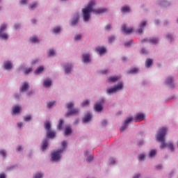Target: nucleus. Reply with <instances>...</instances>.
Masks as SVG:
<instances>
[{
  "label": "nucleus",
  "instance_id": "1",
  "mask_svg": "<svg viewBox=\"0 0 178 178\" xmlns=\"http://www.w3.org/2000/svg\"><path fill=\"white\" fill-rule=\"evenodd\" d=\"M94 6H95V2L92 1L88 3L87 8L82 10L84 22H88V20H90V13H91V12H93L95 15H101V13L108 12L106 8L93 9L92 8H94Z\"/></svg>",
  "mask_w": 178,
  "mask_h": 178
},
{
  "label": "nucleus",
  "instance_id": "2",
  "mask_svg": "<svg viewBox=\"0 0 178 178\" xmlns=\"http://www.w3.org/2000/svg\"><path fill=\"white\" fill-rule=\"evenodd\" d=\"M166 133H168V128L163 127L159 129L157 134L156 135V140L159 141V143H161V149H163V148L167 147L166 143L165 142V136H166Z\"/></svg>",
  "mask_w": 178,
  "mask_h": 178
},
{
  "label": "nucleus",
  "instance_id": "3",
  "mask_svg": "<svg viewBox=\"0 0 178 178\" xmlns=\"http://www.w3.org/2000/svg\"><path fill=\"white\" fill-rule=\"evenodd\" d=\"M74 106V103L69 102L66 104V108L68 109V112L66 113V118H69V116H72V115H79V111L78 108H73Z\"/></svg>",
  "mask_w": 178,
  "mask_h": 178
},
{
  "label": "nucleus",
  "instance_id": "4",
  "mask_svg": "<svg viewBox=\"0 0 178 178\" xmlns=\"http://www.w3.org/2000/svg\"><path fill=\"white\" fill-rule=\"evenodd\" d=\"M63 152V149H58L57 151L54 152L51 154V161L54 162H58L62 158V153Z\"/></svg>",
  "mask_w": 178,
  "mask_h": 178
},
{
  "label": "nucleus",
  "instance_id": "5",
  "mask_svg": "<svg viewBox=\"0 0 178 178\" xmlns=\"http://www.w3.org/2000/svg\"><path fill=\"white\" fill-rule=\"evenodd\" d=\"M123 88V83H119L117 86L114 87L110 88L107 89V94H113V92H116L117 91H120Z\"/></svg>",
  "mask_w": 178,
  "mask_h": 178
},
{
  "label": "nucleus",
  "instance_id": "6",
  "mask_svg": "<svg viewBox=\"0 0 178 178\" xmlns=\"http://www.w3.org/2000/svg\"><path fill=\"white\" fill-rule=\"evenodd\" d=\"M122 31L125 33V34H131L134 29L133 28H129L126 24H123L122 26Z\"/></svg>",
  "mask_w": 178,
  "mask_h": 178
},
{
  "label": "nucleus",
  "instance_id": "7",
  "mask_svg": "<svg viewBox=\"0 0 178 178\" xmlns=\"http://www.w3.org/2000/svg\"><path fill=\"white\" fill-rule=\"evenodd\" d=\"M96 52H98L99 55H104L106 53V49L104 47H97L95 48Z\"/></svg>",
  "mask_w": 178,
  "mask_h": 178
},
{
  "label": "nucleus",
  "instance_id": "8",
  "mask_svg": "<svg viewBox=\"0 0 178 178\" xmlns=\"http://www.w3.org/2000/svg\"><path fill=\"white\" fill-rule=\"evenodd\" d=\"M134 122H143L144 120V114L139 113L136 114V117L134 119Z\"/></svg>",
  "mask_w": 178,
  "mask_h": 178
},
{
  "label": "nucleus",
  "instance_id": "9",
  "mask_svg": "<svg viewBox=\"0 0 178 178\" xmlns=\"http://www.w3.org/2000/svg\"><path fill=\"white\" fill-rule=\"evenodd\" d=\"M132 120H133V118H129L127 119L126 121H125V124L120 128V131H122V132L124 131V130H126V129H127L128 124Z\"/></svg>",
  "mask_w": 178,
  "mask_h": 178
},
{
  "label": "nucleus",
  "instance_id": "10",
  "mask_svg": "<svg viewBox=\"0 0 178 178\" xmlns=\"http://www.w3.org/2000/svg\"><path fill=\"white\" fill-rule=\"evenodd\" d=\"M79 17H80V15H79V14H76V16L73 18V19L71 22V26H76V24L79 23Z\"/></svg>",
  "mask_w": 178,
  "mask_h": 178
},
{
  "label": "nucleus",
  "instance_id": "11",
  "mask_svg": "<svg viewBox=\"0 0 178 178\" xmlns=\"http://www.w3.org/2000/svg\"><path fill=\"white\" fill-rule=\"evenodd\" d=\"M13 65H12V63L10 61H6L4 62V68L6 70H10Z\"/></svg>",
  "mask_w": 178,
  "mask_h": 178
},
{
  "label": "nucleus",
  "instance_id": "12",
  "mask_svg": "<svg viewBox=\"0 0 178 178\" xmlns=\"http://www.w3.org/2000/svg\"><path fill=\"white\" fill-rule=\"evenodd\" d=\"M65 67V72L67 74H69V73H70V71L72 70V67H73V66L72 65V64H67L64 66Z\"/></svg>",
  "mask_w": 178,
  "mask_h": 178
},
{
  "label": "nucleus",
  "instance_id": "13",
  "mask_svg": "<svg viewBox=\"0 0 178 178\" xmlns=\"http://www.w3.org/2000/svg\"><path fill=\"white\" fill-rule=\"evenodd\" d=\"M147 24L146 22H142L140 24V29H138L136 31L137 34H142L143 33V29H144V27H145V25Z\"/></svg>",
  "mask_w": 178,
  "mask_h": 178
},
{
  "label": "nucleus",
  "instance_id": "14",
  "mask_svg": "<svg viewBox=\"0 0 178 178\" xmlns=\"http://www.w3.org/2000/svg\"><path fill=\"white\" fill-rule=\"evenodd\" d=\"M13 115H19L20 113V107L19 106H15L13 107Z\"/></svg>",
  "mask_w": 178,
  "mask_h": 178
},
{
  "label": "nucleus",
  "instance_id": "15",
  "mask_svg": "<svg viewBox=\"0 0 178 178\" xmlns=\"http://www.w3.org/2000/svg\"><path fill=\"white\" fill-rule=\"evenodd\" d=\"M120 79L119 76H110L108 79L107 81L108 83H115V81H118V80Z\"/></svg>",
  "mask_w": 178,
  "mask_h": 178
},
{
  "label": "nucleus",
  "instance_id": "16",
  "mask_svg": "<svg viewBox=\"0 0 178 178\" xmlns=\"http://www.w3.org/2000/svg\"><path fill=\"white\" fill-rule=\"evenodd\" d=\"M47 136L49 138H54V137L56 136L55 131H51V129L47 131Z\"/></svg>",
  "mask_w": 178,
  "mask_h": 178
},
{
  "label": "nucleus",
  "instance_id": "17",
  "mask_svg": "<svg viewBox=\"0 0 178 178\" xmlns=\"http://www.w3.org/2000/svg\"><path fill=\"white\" fill-rule=\"evenodd\" d=\"M91 114L88 113L83 119V123H87V122H90L91 120Z\"/></svg>",
  "mask_w": 178,
  "mask_h": 178
},
{
  "label": "nucleus",
  "instance_id": "18",
  "mask_svg": "<svg viewBox=\"0 0 178 178\" xmlns=\"http://www.w3.org/2000/svg\"><path fill=\"white\" fill-rule=\"evenodd\" d=\"M51 84H52V81H51L50 79H46L43 83L44 87H51Z\"/></svg>",
  "mask_w": 178,
  "mask_h": 178
},
{
  "label": "nucleus",
  "instance_id": "19",
  "mask_svg": "<svg viewBox=\"0 0 178 178\" xmlns=\"http://www.w3.org/2000/svg\"><path fill=\"white\" fill-rule=\"evenodd\" d=\"M95 108V111H96V112H101L102 111V105L99 104H96L94 106Z\"/></svg>",
  "mask_w": 178,
  "mask_h": 178
},
{
  "label": "nucleus",
  "instance_id": "20",
  "mask_svg": "<svg viewBox=\"0 0 178 178\" xmlns=\"http://www.w3.org/2000/svg\"><path fill=\"white\" fill-rule=\"evenodd\" d=\"M72 134V128L69 126L65 127V136H70Z\"/></svg>",
  "mask_w": 178,
  "mask_h": 178
},
{
  "label": "nucleus",
  "instance_id": "21",
  "mask_svg": "<svg viewBox=\"0 0 178 178\" xmlns=\"http://www.w3.org/2000/svg\"><path fill=\"white\" fill-rule=\"evenodd\" d=\"M27 90H29V83L25 82L22 87L20 88V90L22 92H24V91H27Z\"/></svg>",
  "mask_w": 178,
  "mask_h": 178
},
{
  "label": "nucleus",
  "instance_id": "22",
  "mask_svg": "<svg viewBox=\"0 0 178 178\" xmlns=\"http://www.w3.org/2000/svg\"><path fill=\"white\" fill-rule=\"evenodd\" d=\"M83 62L85 63H88V62H90V54H83Z\"/></svg>",
  "mask_w": 178,
  "mask_h": 178
},
{
  "label": "nucleus",
  "instance_id": "23",
  "mask_svg": "<svg viewBox=\"0 0 178 178\" xmlns=\"http://www.w3.org/2000/svg\"><path fill=\"white\" fill-rule=\"evenodd\" d=\"M152 59L151 58H147L145 61V66L146 67H151L152 65Z\"/></svg>",
  "mask_w": 178,
  "mask_h": 178
},
{
  "label": "nucleus",
  "instance_id": "24",
  "mask_svg": "<svg viewBox=\"0 0 178 178\" xmlns=\"http://www.w3.org/2000/svg\"><path fill=\"white\" fill-rule=\"evenodd\" d=\"M47 147H48V140H45L42 143V151H44V149H47Z\"/></svg>",
  "mask_w": 178,
  "mask_h": 178
},
{
  "label": "nucleus",
  "instance_id": "25",
  "mask_svg": "<svg viewBox=\"0 0 178 178\" xmlns=\"http://www.w3.org/2000/svg\"><path fill=\"white\" fill-rule=\"evenodd\" d=\"M44 70L43 66L38 67L36 70L34 72L35 74H40Z\"/></svg>",
  "mask_w": 178,
  "mask_h": 178
},
{
  "label": "nucleus",
  "instance_id": "26",
  "mask_svg": "<svg viewBox=\"0 0 178 178\" xmlns=\"http://www.w3.org/2000/svg\"><path fill=\"white\" fill-rule=\"evenodd\" d=\"M121 12H122V13H126L127 12H130V7H129L127 6H123L121 8Z\"/></svg>",
  "mask_w": 178,
  "mask_h": 178
},
{
  "label": "nucleus",
  "instance_id": "27",
  "mask_svg": "<svg viewBox=\"0 0 178 178\" xmlns=\"http://www.w3.org/2000/svg\"><path fill=\"white\" fill-rule=\"evenodd\" d=\"M44 129L46 131L51 130V122H49V121H47L46 123H44Z\"/></svg>",
  "mask_w": 178,
  "mask_h": 178
},
{
  "label": "nucleus",
  "instance_id": "28",
  "mask_svg": "<svg viewBox=\"0 0 178 178\" xmlns=\"http://www.w3.org/2000/svg\"><path fill=\"white\" fill-rule=\"evenodd\" d=\"M128 73L129 74H134L136 73H138V68H133L131 70L128 71Z\"/></svg>",
  "mask_w": 178,
  "mask_h": 178
},
{
  "label": "nucleus",
  "instance_id": "29",
  "mask_svg": "<svg viewBox=\"0 0 178 178\" xmlns=\"http://www.w3.org/2000/svg\"><path fill=\"white\" fill-rule=\"evenodd\" d=\"M8 34L0 32V38H2V40H8Z\"/></svg>",
  "mask_w": 178,
  "mask_h": 178
},
{
  "label": "nucleus",
  "instance_id": "30",
  "mask_svg": "<svg viewBox=\"0 0 178 178\" xmlns=\"http://www.w3.org/2000/svg\"><path fill=\"white\" fill-rule=\"evenodd\" d=\"M63 126V120L60 119L58 122V125L57 127V129L58 130H62V127Z\"/></svg>",
  "mask_w": 178,
  "mask_h": 178
},
{
  "label": "nucleus",
  "instance_id": "31",
  "mask_svg": "<svg viewBox=\"0 0 178 178\" xmlns=\"http://www.w3.org/2000/svg\"><path fill=\"white\" fill-rule=\"evenodd\" d=\"M158 38H152L149 39V42L151 44H158Z\"/></svg>",
  "mask_w": 178,
  "mask_h": 178
},
{
  "label": "nucleus",
  "instance_id": "32",
  "mask_svg": "<svg viewBox=\"0 0 178 178\" xmlns=\"http://www.w3.org/2000/svg\"><path fill=\"white\" fill-rule=\"evenodd\" d=\"M30 41H31V42H40V40L35 36L30 38Z\"/></svg>",
  "mask_w": 178,
  "mask_h": 178
},
{
  "label": "nucleus",
  "instance_id": "33",
  "mask_svg": "<svg viewBox=\"0 0 178 178\" xmlns=\"http://www.w3.org/2000/svg\"><path fill=\"white\" fill-rule=\"evenodd\" d=\"M172 83H173V78L172 76H170L167 79L166 83L167 84H172Z\"/></svg>",
  "mask_w": 178,
  "mask_h": 178
},
{
  "label": "nucleus",
  "instance_id": "34",
  "mask_svg": "<svg viewBox=\"0 0 178 178\" xmlns=\"http://www.w3.org/2000/svg\"><path fill=\"white\" fill-rule=\"evenodd\" d=\"M4 30H6V24H3L0 27V33H3Z\"/></svg>",
  "mask_w": 178,
  "mask_h": 178
},
{
  "label": "nucleus",
  "instance_id": "35",
  "mask_svg": "<svg viewBox=\"0 0 178 178\" xmlns=\"http://www.w3.org/2000/svg\"><path fill=\"white\" fill-rule=\"evenodd\" d=\"M59 31H60V28L59 26H57L53 29V33H54L55 34H58Z\"/></svg>",
  "mask_w": 178,
  "mask_h": 178
},
{
  "label": "nucleus",
  "instance_id": "36",
  "mask_svg": "<svg viewBox=\"0 0 178 178\" xmlns=\"http://www.w3.org/2000/svg\"><path fill=\"white\" fill-rule=\"evenodd\" d=\"M156 154V150L153 149V150H151L149 153V156L150 158H152V156H155Z\"/></svg>",
  "mask_w": 178,
  "mask_h": 178
},
{
  "label": "nucleus",
  "instance_id": "37",
  "mask_svg": "<svg viewBox=\"0 0 178 178\" xmlns=\"http://www.w3.org/2000/svg\"><path fill=\"white\" fill-rule=\"evenodd\" d=\"M168 148H170V149L172 152L175 151V146H173V143H168Z\"/></svg>",
  "mask_w": 178,
  "mask_h": 178
},
{
  "label": "nucleus",
  "instance_id": "38",
  "mask_svg": "<svg viewBox=\"0 0 178 178\" xmlns=\"http://www.w3.org/2000/svg\"><path fill=\"white\" fill-rule=\"evenodd\" d=\"M44 174L38 172L35 175L34 178H42Z\"/></svg>",
  "mask_w": 178,
  "mask_h": 178
},
{
  "label": "nucleus",
  "instance_id": "39",
  "mask_svg": "<svg viewBox=\"0 0 178 178\" xmlns=\"http://www.w3.org/2000/svg\"><path fill=\"white\" fill-rule=\"evenodd\" d=\"M66 145H67V143L65 140H63L62 142V147L63 148L60 149H63V151H65V148H66Z\"/></svg>",
  "mask_w": 178,
  "mask_h": 178
},
{
  "label": "nucleus",
  "instance_id": "40",
  "mask_svg": "<svg viewBox=\"0 0 178 178\" xmlns=\"http://www.w3.org/2000/svg\"><path fill=\"white\" fill-rule=\"evenodd\" d=\"M31 72H33V68L30 67L28 68L25 70L24 73L25 74H30V73H31Z\"/></svg>",
  "mask_w": 178,
  "mask_h": 178
},
{
  "label": "nucleus",
  "instance_id": "41",
  "mask_svg": "<svg viewBox=\"0 0 178 178\" xmlns=\"http://www.w3.org/2000/svg\"><path fill=\"white\" fill-rule=\"evenodd\" d=\"M87 105H90V101L89 100H85L82 103V106H87Z\"/></svg>",
  "mask_w": 178,
  "mask_h": 178
},
{
  "label": "nucleus",
  "instance_id": "42",
  "mask_svg": "<svg viewBox=\"0 0 178 178\" xmlns=\"http://www.w3.org/2000/svg\"><path fill=\"white\" fill-rule=\"evenodd\" d=\"M54 55H55V51H54V49H50L48 56H54Z\"/></svg>",
  "mask_w": 178,
  "mask_h": 178
},
{
  "label": "nucleus",
  "instance_id": "43",
  "mask_svg": "<svg viewBox=\"0 0 178 178\" xmlns=\"http://www.w3.org/2000/svg\"><path fill=\"white\" fill-rule=\"evenodd\" d=\"M37 8V3L34 2L31 5V10H34V9Z\"/></svg>",
  "mask_w": 178,
  "mask_h": 178
},
{
  "label": "nucleus",
  "instance_id": "44",
  "mask_svg": "<svg viewBox=\"0 0 178 178\" xmlns=\"http://www.w3.org/2000/svg\"><path fill=\"white\" fill-rule=\"evenodd\" d=\"M24 120L25 122H30V120H31V115H28L26 117H24Z\"/></svg>",
  "mask_w": 178,
  "mask_h": 178
},
{
  "label": "nucleus",
  "instance_id": "45",
  "mask_svg": "<svg viewBox=\"0 0 178 178\" xmlns=\"http://www.w3.org/2000/svg\"><path fill=\"white\" fill-rule=\"evenodd\" d=\"M55 104V102H50L47 104V108H52Z\"/></svg>",
  "mask_w": 178,
  "mask_h": 178
},
{
  "label": "nucleus",
  "instance_id": "46",
  "mask_svg": "<svg viewBox=\"0 0 178 178\" xmlns=\"http://www.w3.org/2000/svg\"><path fill=\"white\" fill-rule=\"evenodd\" d=\"M0 155L3 156V158H6V152H5L4 150H1L0 151Z\"/></svg>",
  "mask_w": 178,
  "mask_h": 178
},
{
  "label": "nucleus",
  "instance_id": "47",
  "mask_svg": "<svg viewBox=\"0 0 178 178\" xmlns=\"http://www.w3.org/2000/svg\"><path fill=\"white\" fill-rule=\"evenodd\" d=\"M115 40V36H111L108 38V42L112 43L113 42V40Z\"/></svg>",
  "mask_w": 178,
  "mask_h": 178
},
{
  "label": "nucleus",
  "instance_id": "48",
  "mask_svg": "<svg viewBox=\"0 0 178 178\" xmlns=\"http://www.w3.org/2000/svg\"><path fill=\"white\" fill-rule=\"evenodd\" d=\"M144 158H145V155H144V154H140L138 156V160L139 161H143V159H144Z\"/></svg>",
  "mask_w": 178,
  "mask_h": 178
},
{
  "label": "nucleus",
  "instance_id": "49",
  "mask_svg": "<svg viewBox=\"0 0 178 178\" xmlns=\"http://www.w3.org/2000/svg\"><path fill=\"white\" fill-rule=\"evenodd\" d=\"M111 24H107L106 26V27H105V29L107 31H109L110 30H111Z\"/></svg>",
  "mask_w": 178,
  "mask_h": 178
},
{
  "label": "nucleus",
  "instance_id": "50",
  "mask_svg": "<svg viewBox=\"0 0 178 178\" xmlns=\"http://www.w3.org/2000/svg\"><path fill=\"white\" fill-rule=\"evenodd\" d=\"M93 159H94V157L92 156H90L88 157L86 161H87V162H91Z\"/></svg>",
  "mask_w": 178,
  "mask_h": 178
},
{
  "label": "nucleus",
  "instance_id": "51",
  "mask_svg": "<svg viewBox=\"0 0 178 178\" xmlns=\"http://www.w3.org/2000/svg\"><path fill=\"white\" fill-rule=\"evenodd\" d=\"M74 39L76 40H81V35H77L75 36Z\"/></svg>",
  "mask_w": 178,
  "mask_h": 178
},
{
  "label": "nucleus",
  "instance_id": "52",
  "mask_svg": "<svg viewBox=\"0 0 178 178\" xmlns=\"http://www.w3.org/2000/svg\"><path fill=\"white\" fill-rule=\"evenodd\" d=\"M172 35H170V34L167 35V40L172 41Z\"/></svg>",
  "mask_w": 178,
  "mask_h": 178
},
{
  "label": "nucleus",
  "instance_id": "53",
  "mask_svg": "<svg viewBox=\"0 0 178 178\" xmlns=\"http://www.w3.org/2000/svg\"><path fill=\"white\" fill-rule=\"evenodd\" d=\"M101 74H106V73H108V70H104L100 71Z\"/></svg>",
  "mask_w": 178,
  "mask_h": 178
},
{
  "label": "nucleus",
  "instance_id": "54",
  "mask_svg": "<svg viewBox=\"0 0 178 178\" xmlns=\"http://www.w3.org/2000/svg\"><path fill=\"white\" fill-rule=\"evenodd\" d=\"M20 3L21 5H26V3H27V0H21Z\"/></svg>",
  "mask_w": 178,
  "mask_h": 178
},
{
  "label": "nucleus",
  "instance_id": "55",
  "mask_svg": "<svg viewBox=\"0 0 178 178\" xmlns=\"http://www.w3.org/2000/svg\"><path fill=\"white\" fill-rule=\"evenodd\" d=\"M131 44V42L124 43L125 47H130Z\"/></svg>",
  "mask_w": 178,
  "mask_h": 178
},
{
  "label": "nucleus",
  "instance_id": "56",
  "mask_svg": "<svg viewBox=\"0 0 178 178\" xmlns=\"http://www.w3.org/2000/svg\"><path fill=\"white\" fill-rule=\"evenodd\" d=\"M17 126H18V127H19V129H22V127H23V123L19 122V123L17 124Z\"/></svg>",
  "mask_w": 178,
  "mask_h": 178
},
{
  "label": "nucleus",
  "instance_id": "57",
  "mask_svg": "<svg viewBox=\"0 0 178 178\" xmlns=\"http://www.w3.org/2000/svg\"><path fill=\"white\" fill-rule=\"evenodd\" d=\"M107 122H106V120H104L102 122V126H106V124H107Z\"/></svg>",
  "mask_w": 178,
  "mask_h": 178
},
{
  "label": "nucleus",
  "instance_id": "58",
  "mask_svg": "<svg viewBox=\"0 0 178 178\" xmlns=\"http://www.w3.org/2000/svg\"><path fill=\"white\" fill-rule=\"evenodd\" d=\"M156 169H159V170L162 169V165H156Z\"/></svg>",
  "mask_w": 178,
  "mask_h": 178
},
{
  "label": "nucleus",
  "instance_id": "59",
  "mask_svg": "<svg viewBox=\"0 0 178 178\" xmlns=\"http://www.w3.org/2000/svg\"><path fill=\"white\" fill-rule=\"evenodd\" d=\"M140 174H136L134 176V178H139L140 177Z\"/></svg>",
  "mask_w": 178,
  "mask_h": 178
},
{
  "label": "nucleus",
  "instance_id": "60",
  "mask_svg": "<svg viewBox=\"0 0 178 178\" xmlns=\"http://www.w3.org/2000/svg\"><path fill=\"white\" fill-rule=\"evenodd\" d=\"M141 53L142 54H146L147 53V50H145V49H142Z\"/></svg>",
  "mask_w": 178,
  "mask_h": 178
},
{
  "label": "nucleus",
  "instance_id": "61",
  "mask_svg": "<svg viewBox=\"0 0 178 178\" xmlns=\"http://www.w3.org/2000/svg\"><path fill=\"white\" fill-rule=\"evenodd\" d=\"M17 151H22V146H18L17 148Z\"/></svg>",
  "mask_w": 178,
  "mask_h": 178
},
{
  "label": "nucleus",
  "instance_id": "62",
  "mask_svg": "<svg viewBox=\"0 0 178 178\" xmlns=\"http://www.w3.org/2000/svg\"><path fill=\"white\" fill-rule=\"evenodd\" d=\"M15 27L16 29H19V27H20V24H15Z\"/></svg>",
  "mask_w": 178,
  "mask_h": 178
},
{
  "label": "nucleus",
  "instance_id": "63",
  "mask_svg": "<svg viewBox=\"0 0 178 178\" xmlns=\"http://www.w3.org/2000/svg\"><path fill=\"white\" fill-rule=\"evenodd\" d=\"M79 122H80V120L79 119H76L74 122V124H77Z\"/></svg>",
  "mask_w": 178,
  "mask_h": 178
},
{
  "label": "nucleus",
  "instance_id": "64",
  "mask_svg": "<svg viewBox=\"0 0 178 178\" xmlns=\"http://www.w3.org/2000/svg\"><path fill=\"white\" fill-rule=\"evenodd\" d=\"M0 178H5V175L1 174L0 175Z\"/></svg>",
  "mask_w": 178,
  "mask_h": 178
}]
</instances>
